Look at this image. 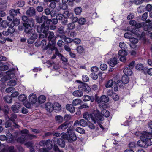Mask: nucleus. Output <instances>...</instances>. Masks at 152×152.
I'll return each mask as SVG.
<instances>
[{"instance_id":"nucleus-1","label":"nucleus","mask_w":152,"mask_h":152,"mask_svg":"<svg viewBox=\"0 0 152 152\" xmlns=\"http://www.w3.org/2000/svg\"><path fill=\"white\" fill-rule=\"evenodd\" d=\"M64 14L69 18L70 19L72 22L67 24V30L69 31L73 29L75 27L74 23L77 22L78 20V18L76 16H74L73 13L69 12L68 11H66Z\"/></svg>"},{"instance_id":"nucleus-2","label":"nucleus","mask_w":152,"mask_h":152,"mask_svg":"<svg viewBox=\"0 0 152 152\" xmlns=\"http://www.w3.org/2000/svg\"><path fill=\"white\" fill-rule=\"evenodd\" d=\"M141 27L138 26H134L133 27L132 26H129L127 28L128 31L133 33L140 38H141L144 36L145 34L143 31H142L141 29Z\"/></svg>"},{"instance_id":"nucleus-3","label":"nucleus","mask_w":152,"mask_h":152,"mask_svg":"<svg viewBox=\"0 0 152 152\" xmlns=\"http://www.w3.org/2000/svg\"><path fill=\"white\" fill-rule=\"evenodd\" d=\"M90 117L94 123H98L103 120V116L101 115L98 110H96L94 113L91 114Z\"/></svg>"},{"instance_id":"nucleus-4","label":"nucleus","mask_w":152,"mask_h":152,"mask_svg":"<svg viewBox=\"0 0 152 152\" xmlns=\"http://www.w3.org/2000/svg\"><path fill=\"white\" fill-rule=\"evenodd\" d=\"M121 80H118L117 82L114 81L112 79L109 80L105 84V87L107 88H110L112 86L114 87V89L115 91H118V86H119V83H121Z\"/></svg>"},{"instance_id":"nucleus-5","label":"nucleus","mask_w":152,"mask_h":152,"mask_svg":"<svg viewBox=\"0 0 152 152\" xmlns=\"http://www.w3.org/2000/svg\"><path fill=\"white\" fill-rule=\"evenodd\" d=\"M39 145L41 146L46 147L47 149L49 150L52 148V142L50 139L42 140L39 142Z\"/></svg>"},{"instance_id":"nucleus-6","label":"nucleus","mask_w":152,"mask_h":152,"mask_svg":"<svg viewBox=\"0 0 152 152\" xmlns=\"http://www.w3.org/2000/svg\"><path fill=\"white\" fill-rule=\"evenodd\" d=\"M137 144L140 147L146 148L152 145V142L151 140H149L147 141L145 140L140 139V140L138 141Z\"/></svg>"},{"instance_id":"nucleus-7","label":"nucleus","mask_w":152,"mask_h":152,"mask_svg":"<svg viewBox=\"0 0 152 152\" xmlns=\"http://www.w3.org/2000/svg\"><path fill=\"white\" fill-rule=\"evenodd\" d=\"M73 129L72 128H69L67 130V132L69 134V137L68 140L69 142L75 141L77 139L75 134L73 132Z\"/></svg>"},{"instance_id":"nucleus-8","label":"nucleus","mask_w":152,"mask_h":152,"mask_svg":"<svg viewBox=\"0 0 152 152\" xmlns=\"http://www.w3.org/2000/svg\"><path fill=\"white\" fill-rule=\"evenodd\" d=\"M46 37L49 41H51L53 44H55L56 43V40L57 37L54 35V33L52 31H48L46 34Z\"/></svg>"},{"instance_id":"nucleus-9","label":"nucleus","mask_w":152,"mask_h":152,"mask_svg":"<svg viewBox=\"0 0 152 152\" xmlns=\"http://www.w3.org/2000/svg\"><path fill=\"white\" fill-rule=\"evenodd\" d=\"M152 138V133L143 131L141 133V135L140 136V139L145 140L148 141V140H151V139Z\"/></svg>"},{"instance_id":"nucleus-10","label":"nucleus","mask_w":152,"mask_h":152,"mask_svg":"<svg viewBox=\"0 0 152 152\" xmlns=\"http://www.w3.org/2000/svg\"><path fill=\"white\" fill-rule=\"evenodd\" d=\"M17 116L16 114L14 113H12L10 116H8L9 120L12 121L13 122V126L15 128H18L20 127L19 125L17 124L15 122V119L17 118Z\"/></svg>"},{"instance_id":"nucleus-11","label":"nucleus","mask_w":152,"mask_h":152,"mask_svg":"<svg viewBox=\"0 0 152 152\" xmlns=\"http://www.w3.org/2000/svg\"><path fill=\"white\" fill-rule=\"evenodd\" d=\"M79 90L85 91L87 92H89L91 90V88L86 83H82L78 86Z\"/></svg>"},{"instance_id":"nucleus-12","label":"nucleus","mask_w":152,"mask_h":152,"mask_svg":"<svg viewBox=\"0 0 152 152\" xmlns=\"http://www.w3.org/2000/svg\"><path fill=\"white\" fill-rule=\"evenodd\" d=\"M53 141L54 142L57 141V144L60 146L62 148H64L65 145V142L63 139L59 138H58L56 137H54L53 139Z\"/></svg>"},{"instance_id":"nucleus-13","label":"nucleus","mask_w":152,"mask_h":152,"mask_svg":"<svg viewBox=\"0 0 152 152\" xmlns=\"http://www.w3.org/2000/svg\"><path fill=\"white\" fill-rule=\"evenodd\" d=\"M71 124L70 122H65L60 125L57 128L58 130H62V131H64L67 128H71L70 125Z\"/></svg>"},{"instance_id":"nucleus-14","label":"nucleus","mask_w":152,"mask_h":152,"mask_svg":"<svg viewBox=\"0 0 152 152\" xmlns=\"http://www.w3.org/2000/svg\"><path fill=\"white\" fill-rule=\"evenodd\" d=\"M87 124V123L86 121L84 119H82L80 121L76 120L74 124V126H77V125H80L82 126H86Z\"/></svg>"},{"instance_id":"nucleus-15","label":"nucleus","mask_w":152,"mask_h":152,"mask_svg":"<svg viewBox=\"0 0 152 152\" xmlns=\"http://www.w3.org/2000/svg\"><path fill=\"white\" fill-rule=\"evenodd\" d=\"M44 49L45 50H47L48 53L50 54L55 49V47L53 45H51V44L49 43L45 46Z\"/></svg>"},{"instance_id":"nucleus-16","label":"nucleus","mask_w":152,"mask_h":152,"mask_svg":"<svg viewBox=\"0 0 152 152\" xmlns=\"http://www.w3.org/2000/svg\"><path fill=\"white\" fill-rule=\"evenodd\" d=\"M20 107V104L18 103H15L12 106L11 109L15 113H18Z\"/></svg>"},{"instance_id":"nucleus-17","label":"nucleus","mask_w":152,"mask_h":152,"mask_svg":"<svg viewBox=\"0 0 152 152\" xmlns=\"http://www.w3.org/2000/svg\"><path fill=\"white\" fill-rule=\"evenodd\" d=\"M29 102L31 104H34L37 102V97L35 94H31L29 96Z\"/></svg>"},{"instance_id":"nucleus-18","label":"nucleus","mask_w":152,"mask_h":152,"mask_svg":"<svg viewBox=\"0 0 152 152\" xmlns=\"http://www.w3.org/2000/svg\"><path fill=\"white\" fill-rule=\"evenodd\" d=\"M35 9L33 7H30L26 12V14L29 16L31 17L35 15Z\"/></svg>"},{"instance_id":"nucleus-19","label":"nucleus","mask_w":152,"mask_h":152,"mask_svg":"<svg viewBox=\"0 0 152 152\" xmlns=\"http://www.w3.org/2000/svg\"><path fill=\"white\" fill-rule=\"evenodd\" d=\"M14 129L13 128L10 129H9V132L6 134L7 140L9 141H11L13 140V136L10 132H12L13 131Z\"/></svg>"},{"instance_id":"nucleus-20","label":"nucleus","mask_w":152,"mask_h":152,"mask_svg":"<svg viewBox=\"0 0 152 152\" xmlns=\"http://www.w3.org/2000/svg\"><path fill=\"white\" fill-rule=\"evenodd\" d=\"M38 37L37 34H33L27 40V42L29 44L33 43Z\"/></svg>"},{"instance_id":"nucleus-21","label":"nucleus","mask_w":152,"mask_h":152,"mask_svg":"<svg viewBox=\"0 0 152 152\" xmlns=\"http://www.w3.org/2000/svg\"><path fill=\"white\" fill-rule=\"evenodd\" d=\"M129 23L131 25L135 26H138L139 27H142L145 24V23L144 22L141 23H137L135 20H134L130 21Z\"/></svg>"},{"instance_id":"nucleus-22","label":"nucleus","mask_w":152,"mask_h":152,"mask_svg":"<svg viewBox=\"0 0 152 152\" xmlns=\"http://www.w3.org/2000/svg\"><path fill=\"white\" fill-rule=\"evenodd\" d=\"M108 63L110 66L114 67L117 64V59L115 57L110 58Z\"/></svg>"},{"instance_id":"nucleus-23","label":"nucleus","mask_w":152,"mask_h":152,"mask_svg":"<svg viewBox=\"0 0 152 152\" xmlns=\"http://www.w3.org/2000/svg\"><path fill=\"white\" fill-rule=\"evenodd\" d=\"M45 108L47 111L50 112L53 110V104L50 102H48L45 104Z\"/></svg>"},{"instance_id":"nucleus-24","label":"nucleus","mask_w":152,"mask_h":152,"mask_svg":"<svg viewBox=\"0 0 152 152\" xmlns=\"http://www.w3.org/2000/svg\"><path fill=\"white\" fill-rule=\"evenodd\" d=\"M53 110H55L56 112H58L61 110V107L59 103L56 102L53 104Z\"/></svg>"},{"instance_id":"nucleus-25","label":"nucleus","mask_w":152,"mask_h":152,"mask_svg":"<svg viewBox=\"0 0 152 152\" xmlns=\"http://www.w3.org/2000/svg\"><path fill=\"white\" fill-rule=\"evenodd\" d=\"M47 16L43 15L41 17H40L38 16H35V20L36 22L39 23H40L44 21V20L46 19Z\"/></svg>"},{"instance_id":"nucleus-26","label":"nucleus","mask_w":152,"mask_h":152,"mask_svg":"<svg viewBox=\"0 0 152 152\" xmlns=\"http://www.w3.org/2000/svg\"><path fill=\"white\" fill-rule=\"evenodd\" d=\"M72 94L75 97H80L83 96V93L81 90H76L72 93Z\"/></svg>"},{"instance_id":"nucleus-27","label":"nucleus","mask_w":152,"mask_h":152,"mask_svg":"<svg viewBox=\"0 0 152 152\" xmlns=\"http://www.w3.org/2000/svg\"><path fill=\"white\" fill-rule=\"evenodd\" d=\"M27 139L26 135H22L17 139V142L21 143H23Z\"/></svg>"},{"instance_id":"nucleus-28","label":"nucleus","mask_w":152,"mask_h":152,"mask_svg":"<svg viewBox=\"0 0 152 152\" xmlns=\"http://www.w3.org/2000/svg\"><path fill=\"white\" fill-rule=\"evenodd\" d=\"M123 72L125 75L127 76H130L132 74V72L131 69L129 67L125 68L123 70Z\"/></svg>"},{"instance_id":"nucleus-29","label":"nucleus","mask_w":152,"mask_h":152,"mask_svg":"<svg viewBox=\"0 0 152 152\" xmlns=\"http://www.w3.org/2000/svg\"><path fill=\"white\" fill-rule=\"evenodd\" d=\"M136 69L139 71H141L144 73H145V68H144L143 65L141 64H139L137 65L136 66Z\"/></svg>"},{"instance_id":"nucleus-30","label":"nucleus","mask_w":152,"mask_h":152,"mask_svg":"<svg viewBox=\"0 0 152 152\" xmlns=\"http://www.w3.org/2000/svg\"><path fill=\"white\" fill-rule=\"evenodd\" d=\"M73 104H68L66 105V108L67 110L71 113H73L75 112V107Z\"/></svg>"},{"instance_id":"nucleus-31","label":"nucleus","mask_w":152,"mask_h":152,"mask_svg":"<svg viewBox=\"0 0 152 152\" xmlns=\"http://www.w3.org/2000/svg\"><path fill=\"white\" fill-rule=\"evenodd\" d=\"M19 10L20 9H17L16 10L12 9L9 11V13L10 14L14 16L16 15L18 13L20 14Z\"/></svg>"},{"instance_id":"nucleus-32","label":"nucleus","mask_w":152,"mask_h":152,"mask_svg":"<svg viewBox=\"0 0 152 152\" xmlns=\"http://www.w3.org/2000/svg\"><path fill=\"white\" fill-rule=\"evenodd\" d=\"M24 32L27 34L31 35L33 34H35V31L34 28H31L30 29H26L24 31Z\"/></svg>"},{"instance_id":"nucleus-33","label":"nucleus","mask_w":152,"mask_h":152,"mask_svg":"<svg viewBox=\"0 0 152 152\" xmlns=\"http://www.w3.org/2000/svg\"><path fill=\"white\" fill-rule=\"evenodd\" d=\"M121 81L124 84L128 83L129 81V79L128 76L126 75L123 76L122 77Z\"/></svg>"},{"instance_id":"nucleus-34","label":"nucleus","mask_w":152,"mask_h":152,"mask_svg":"<svg viewBox=\"0 0 152 152\" xmlns=\"http://www.w3.org/2000/svg\"><path fill=\"white\" fill-rule=\"evenodd\" d=\"M109 101V97L107 96L102 95L100 97V101H102L105 103H107Z\"/></svg>"},{"instance_id":"nucleus-35","label":"nucleus","mask_w":152,"mask_h":152,"mask_svg":"<svg viewBox=\"0 0 152 152\" xmlns=\"http://www.w3.org/2000/svg\"><path fill=\"white\" fill-rule=\"evenodd\" d=\"M82 102V101L79 99H76L73 100L72 104L75 106L80 104Z\"/></svg>"},{"instance_id":"nucleus-36","label":"nucleus","mask_w":152,"mask_h":152,"mask_svg":"<svg viewBox=\"0 0 152 152\" xmlns=\"http://www.w3.org/2000/svg\"><path fill=\"white\" fill-rule=\"evenodd\" d=\"M55 119L57 122L59 123H62L63 121V117L60 115L56 116L55 118Z\"/></svg>"},{"instance_id":"nucleus-37","label":"nucleus","mask_w":152,"mask_h":152,"mask_svg":"<svg viewBox=\"0 0 152 152\" xmlns=\"http://www.w3.org/2000/svg\"><path fill=\"white\" fill-rule=\"evenodd\" d=\"M16 84V81L15 80H13L12 79H10V81L7 83V84L8 86H15Z\"/></svg>"},{"instance_id":"nucleus-38","label":"nucleus","mask_w":152,"mask_h":152,"mask_svg":"<svg viewBox=\"0 0 152 152\" xmlns=\"http://www.w3.org/2000/svg\"><path fill=\"white\" fill-rule=\"evenodd\" d=\"M42 26L43 31L42 33L46 34L48 32V31L49 29V26L48 25L45 26V23L42 24Z\"/></svg>"},{"instance_id":"nucleus-39","label":"nucleus","mask_w":152,"mask_h":152,"mask_svg":"<svg viewBox=\"0 0 152 152\" xmlns=\"http://www.w3.org/2000/svg\"><path fill=\"white\" fill-rule=\"evenodd\" d=\"M82 8L80 7H77L74 9V11L76 15L80 14L82 12Z\"/></svg>"},{"instance_id":"nucleus-40","label":"nucleus","mask_w":152,"mask_h":152,"mask_svg":"<svg viewBox=\"0 0 152 152\" xmlns=\"http://www.w3.org/2000/svg\"><path fill=\"white\" fill-rule=\"evenodd\" d=\"M101 113L102 115L106 117H109L110 115V112L106 110H102Z\"/></svg>"},{"instance_id":"nucleus-41","label":"nucleus","mask_w":152,"mask_h":152,"mask_svg":"<svg viewBox=\"0 0 152 152\" xmlns=\"http://www.w3.org/2000/svg\"><path fill=\"white\" fill-rule=\"evenodd\" d=\"M130 41L132 43V44H131L130 45V46L132 47V45H135L134 44L137 43L138 40L137 39L132 37L130 39Z\"/></svg>"},{"instance_id":"nucleus-42","label":"nucleus","mask_w":152,"mask_h":152,"mask_svg":"<svg viewBox=\"0 0 152 152\" xmlns=\"http://www.w3.org/2000/svg\"><path fill=\"white\" fill-rule=\"evenodd\" d=\"M4 100L8 103H11L12 101L11 97L9 96H5L4 97Z\"/></svg>"},{"instance_id":"nucleus-43","label":"nucleus","mask_w":152,"mask_h":152,"mask_svg":"<svg viewBox=\"0 0 152 152\" xmlns=\"http://www.w3.org/2000/svg\"><path fill=\"white\" fill-rule=\"evenodd\" d=\"M127 54V52L124 50H119L118 55V56H125Z\"/></svg>"},{"instance_id":"nucleus-44","label":"nucleus","mask_w":152,"mask_h":152,"mask_svg":"<svg viewBox=\"0 0 152 152\" xmlns=\"http://www.w3.org/2000/svg\"><path fill=\"white\" fill-rule=\"evenodd\" d=\"M45 99L46 98L44 96L41 95L39 97L38 101L39 103H42L45 101Z\"/></svg>"},{"instance_id":"nucleus-45","label":"nucleus","mask_w":152,"mask_h":152,"mask_svg":"<svg viewBox=\"0 0 152 152\" xmlns=\"http://www.w3.org/2000/svg\"><path fill=\"white\" fill-rule=\"evenodd\" d=\"M27 23L29 25V26L30 28L33 27L34 25V20L31 18L29 19V20Z\"/></svg>"},{"instance_id":"nucleus-46","label":"nucleus","mask_w":152,"mask_h":152,"mask_svg":"<svg viewBox=\"0 0 152 152\" xmlns=\"http://www.w3.org/2000/svg\"><path fill=\"white\" fill-rule=\"evenodd\" d=\"M76 50L77 53L80 54H81L84 51V48L81 45L78 46Z\"/></svg>"},{"instance_id":"nucleus-47","label":"nucleus","mask_w":152,"mask_h":152,"mask_svg":"<svg viewBox=\"0 0 152 152\" xmlns=\"http://www.w3.org/2000/svg\"><path fill=\"white\" fill-rule=\"evenodd\" d=\"M77 21L78 23L80 25H83L85 24L86 22V19L84 18H81L79 19H78Z\"/></svg>"},{"instance_id":"nucleus-48","label":"nucleus","mask_w":152,"mask_h":152,"mask_svg":"<svg viewBox=\"0 0 152 152\" xmlns=\"http://www.w3.org/2000/svg\"><path fill=\"white\" fill-rule=\"evenodd\" d=\"M5 127L6 128H8L9 127H11V128H12V127H14L12 126L13 125H12V123L11 121H10L9 120H8L6 122L5 124Z\"/></svg>"},{"instance_id":"nucleus-49","label":"nucleus","mask_w":152,"mask_h":152,"mask_svg":"<svg viewBox=\"0 0 152 152\" xmlns=\"http://www.w3.org/2000/svg\"><path fill=\"white\" fill-rule=\"evenodd\" d=\"M15 91V89L13 87H10L6 89L5 91L7 93H12Z\"/></svg>"},{"instance_id":"nucleus-50","label":"nucleus","mask_w":152,"mask_h":152,"mask_svg":"<svg viewBox=\"0 0 152 152\" xmlns=\"http://www.w3.org/2000/svg\"><path fill=\"white\" fill-rule=\"evenodd\" d=\"M42 26V24L40 26L39 25L35 26L37 31L38 33H41L43 31Z\"/></svg>"},{"instance_id":"nucleus-51","label":"nucleus","mask_w":152,"mask_h":152,"mask_svg":"<svg viewBox=\"0 0 152 152\" xmlns=\"http://www.w3.org/2000/svg\"><path fill=\"white\" fill-rule=\"evenodd\" d=\"M26 137H27V138H28V139L29 140H32L34 139H35L37 137V136L31 134L29 133L28 135H26Z\"/></svg>"},{"instance_id":"nucleus-52","label":"nucleus","mask_w":152,"mask_h":152,"mask_svg":"<svg viewBox=\"0 0 152 152\" xmlns=\"http://www.w3.org/2000/svg\"><path fill=\"white\" fill-rule=\"evenodd\" d=\"M75 130L77 132L81 134H83L85 132V131L84 129L80 127H78Z\"/></svg>"},{"instance_id":"nucleus-53","label":"nucleus","mask_w":152,"mask_h":152,"mask_svg":"<svg viewBox=\"0 0 152 152\" xmlns=\"http://www.w3.org/2000/svg\"><path fill=\"white\" fill-rule=\"evenodd\" d=\"M25 4V1L22 0H20L17 2V5L19 7H23Z\"/></svg>"},{"instance_id":"nucleus-54","label":"nucleus","mask_w":152,"mask_h":152,"mask_svg":"<svg viewBox=\"0 0 152 152\" xmlns=\"http://www.w3.org/2000/svg\"><path fill=\"white\" fill-rule=\"evenodd\" d=\"M107 94L108 96H111L112 97H113L114 96H116L115 93H113L112 90H109L107 91Z\"/></svg>"},{"instance_id":"nucleus-55","label":"nucleus","mask_w":152,"mask_h":152,"mask_svg":"<svg viewBox=\"0 0 152 152\" xmlns=\"http://www.w3.org/2000/svg\"><path fill=\"white\" fill-rule=\"evenodd\" d=\"M89 108V106L87 104L85 103L83 104L82 105L80 106L78 108L79 109H88Z\"/></svg>"},{"instance_id":"nucleus-56","label":"nucleus","mask_w":152,"mask_h":152,"mask_svg":"<svg viewBox=\"0 0 152 152\" xmlns=\"http://www.w3.org/2000/svg\"><path fill=\"white\" fill-rule=\"evenodd\" d=\"M119 46L122 50H125L127 48L126 46L125 43L123 42H121L119 43Z\"/></svg>"},{"instance_id":"nucleus-57","label":"nucleus","mask_w":152,"mask_h":152,"mask_svg":"<svg viewBox=\"0 0 152 152\" xmlns=\"http://www.w3.org/2000/svg\"><path fill=\"white\" fill-rule=\"evenodd\" d=\"M107 66L105 64H101L100 67V69L103 71L106 70L107 69Z\"/></svg>"},{"instance_id":"nucleus-58","label":"nucleus","mask_w":152,"mask_h":152,"mask_svg":"<svg viewBox=\"0 0 152 152\" xmlns=\"http://www.w3.org/2000/svg\"><path fill=\"white\" fill-rule=\"evenodd\" d=\"M57 32L59 34H64V27L61 26L59 28L57 31Z\"/></svg>"},{"instance_id":"nucleus-59","label":"nucleus","mask_w":152,"mask_h":152,"mask_svg":"<svg viewBox=\"0 0 152 152\" xmlns=\"http://www.w3.org/2000/svg\"><path fill=\"white\" fill-rule=\"evenodd\" d=\"M9 106L7 104H6L4 105V108L2 110L6 113H8L9 112Z\"/></svg>"},{"instance_id":"nucleus-60","label":"nucleus","mask_w":152,"mask_h":152,"mask_svg":"<svg viewBox=\"0 0 152 152\" xmlns=\"http://www.w3.org/2000/svg\"><path fill=\"white\" fill-rule=\"evenodd\" d=\"M1 26L3 28H6L8 26V24L6 21H3L1 23Z\"/></svg>"},{"instance_id":"nucleus-61","label":"nucleus","mask_w":152,"mask_h":152,"mask_svg":"<svg viewBox=\"0 0 152 152\" xmlns=\"http://www.w3.org/2000/svg\"><path fill=\"white\" fill-rule=\"evenodd\" d=\"M29 19L27 16L25 15H23L22 17V20L24 23H27Z\"/></svg>"},{"instance_id":"nucleus-62","label":"nucleus","mask_w":152,"mask_h":152,"mask_svg":"<svg viewBox=\"0 0 152 152\" xmlns=\"http://www.w3.org/2000/svg\"><path fill=\"white\" fill-rule=\"evenodd\" d=\"M129 148H134L136 147V143L135 142H131L129 144Z\"/></svg>"},{"instance_id":"nucleus-63","label":"nucleus","mask_w":152,"mask_h":152,"mask_svg":"<svg viewBox=\"0 0 152 152\" xmlns=\"http://www.w3.org/2000/svg\"><path fill=\"white\" fill-rule=\"evenodd\" d=\"M148 13L147 12H145L142 15L141 20L143 21H144L146 19L148 16Z\"/></svg>"},{"instance_id":"nucleus-64","label":"nucleus","mask_w":152,"mask_h":152,"mask_svg":"<svg viewBox=\"0 0 152 152\" xmlns=\"http://www.w3.org/2000/svg\"><path fill=\"white\" fill-rule=\"evenodd\" d=\"M145 71L146 72L145 73H148L150 75H152V68H150L149 69L147 68L145 69Z\"/></svg>"}]
</instances>
